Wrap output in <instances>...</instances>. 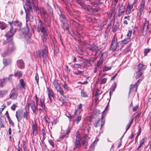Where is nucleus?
I'll use <instances>...</instances> for the list:
<instances>
[{"label":"nucleus","instance_id":"6","mask_svg":"<svg viewBox=\"0 0 151 151\" xmlns=\"http://www.w3.org/2000/svg\"><path fill=\"white\" fill-rule=\"evenodd\" d=\"M11 25V27L9 30L5 35L7 37L10 38L12 37L16 32V30L13 26H12L11 23H9Z\"/></svg>","mask_w":151,"mask_h":151},{"label":"nucleus","instance_id":"3","mask_svg":"<svg viewBox=\"0 0 151 151\" xmlns=\"http://www.w3.org/2000/svg\"><path fill=\"white\" fill-rule=\"evenodd\" d=\"M38 28L40 29L41 32L43 33V35L47 36L48 33L45 28L44 23L43 22H41L40 20L38 21Z\"/></svg>","mask_w":151,"mask_h":151},{"label":"nucleus","instance_id":"33","mask_svg":"<svg viewBox=\"0 0 151 151\" xmlns=\"http://www.w3.org/2000/svg\"><path fill=\"white\" fill-rule=\"evenodd\" d=\"M4 118L3 117H0V127H4Z\"/></svg>","mask_w":151,"mask_h":151},{"label":"nucleus","instance_id":"9","mask_svg":"<svg viewBox=\"0 0 151 151\" xmlns=\"http://www.w3.org/2000/svg\"><path fill=\"white\" fill-rule=\"evenodd\" d=\"M145 0H142L139 6V11L138 13H139V16L144 13Z\"/></svg>","mask_w":151,"mask_h":151},{"label":"nucleus","instance_id":"30","mask_svg":"<svg viewBox=\"0 0 151 151\" xmlns=\"http://www.w3.org/2000/svg\"><path fill=\"white\" fill-rule=\"evenodd\" d=\"M99 140V138H98L97 137H96L95 141L91 144V145L89 150L90 151H91L93 149L95 145H94V144L96 142H97Z\"/></svg>","mask_w":151,"mask_h":151},{"label":"nucleus","instance_id":"48","mask_svg":"<svg viewBox=\"0 0 151 151\" xmlns=\"http://www.w3.org/2000/svg\"><path fill=\"white\" fill-rule=\"evenodd\" d=\"M35 79L38 85L39 84V78L37 73H36L35 76Z\"/></svg>","mask_w":151,"mask_h":151},{"label":"nucleus","instance_id":"53","mask_svg":"<svg viewBox=\"0 0 151 151\" xmlns=\"http://www.w3.org/2000/svg\"><path fill=\"white\" fill-rule=\"evenodd\" d=\"M150 51V49L149 48L145 49L144 50V54L145 55H147V54Z\"/></svg>","mask_w":151,"mask_h":151},{"label":"nucleus","instance_id":"23","mask_svg":"<svg viewBox=\"0 0 151 151\" xmlns=\"http://www.w3.org/2000/svg\"><path fill=\"white\" fill-rule=\"evenodd\" d=\"M70 23L74 25L76 27L80 28L81 29H82L83 28V27L81 25L76 22L73 20L71 21Z\"/></svg>","mask_w":151,"mask_h":151},{"label":"nucleus","instance_id":"61","mask_svg":"<svg viewBox=\"0 0 151 151\" xmlns=\"http://www.w3.org/2000/svg\"><path fill=\"white\" fill-rule=\"evenodd\" d=\"M102 92L101 91L99 90V89H97L96 91V95L97 96L99 94H100Z\"/></svg>","mask_w":151,"mask_h":151},{"label":"nucleus","instance_id":"47","mask_svg":"<svg viewBox=\"0 0 151 151\" xmlns=\"http://www.w3.org/2000/svg\"><path fill=\"white\" fill-rule=\"evenodd\" d=\"M76 2L78 4H80L81 7L84 4L83 2L81 0H75Z\"/></svg>","mask_w":151,"mask_h":151},{"label":"nucleus","instance_id":"54","mask_svg":"<svg viewBox=\"0 0 151 151\" xmlns=\"http://www.w3.org/2000/svg\"><path fill=\"white\" fill-rule=\"evenodd\" d=\"M82 145L84 146V147L86 148L87 144V142L85 140H83L82 142Z\"/></svg>","mask_w":151,"mask_h":151},{"label":"nucleus","instance_id":"42","mask_svg":"<svg viewBox=\"0 0 151 151\" xmlns=\"http://www.w3.org/2000/svg\"><path fill=\"white\" fill-rule=\"evenodd\" d=\"M23 116L24 118H25L26 119H29V117L28 116V112L25 111L24 112Z\"/></svg>","mask_w":151,"mask_h":151},{"label":"nucleus","instance_id":"22","mask_svg":"<svg viewBox=\"0 0 151 151\" xmlns=\"http://www.w3.org/2000/svg\"><path fill=\"white\" fill-rule=\"evenodd\" d=\"M14 49L13 43L12 42H10L9 45L8 50L9 52H12Z\"/></svg>","mask_w":151,"mask_h":151},{"label":"nucleus","instance_id":"55","mask_svg":"<svg viewBox=\"0 0 151 151\" xmlns=\"http://www.w3.org/2000/svg\"><path fill=\"white\" fill-rule=\"evenodd\" d=\"M82 71L79 70H77L75 72H74V74L77 75H81L82 74Z\"/></svg>","mask_w":151,"mask_h":151},{"label":"nucleus","instance_id":"19","mask_svg":"<svg viewBox=\"0 0 151 151\" xmlns=\"http://www.w3.org/2000/svg\"><path fill=\"white\" fill-rule=\"evenodd\" d=\"M82 104H80L78 106V108L77 109H76L75 112L74 114L76 115L78 114H79L82 111Z\"/></svg>","mask_w":151,"mask_h":151},{"label":"nucleus","instance_id":"52","mask_svg":"<svg viewBox=\"0 0 151 151\" xmlns=\"http://www.w3.org/2000/svg\"><path fill=\"white\" fill-rule=\"evenodd\" d=\"M25 39L27 41V43H29L31 42L30 41V37L29 36H27L24 35Z\"/></svg>","mask_w":151,"mask_h":151},{"label":"nucleus","instance_id":"11","mask_svg":"<svg viewBox=\"0 0 151 151\" xmlns=\"http://www.w3.org/2000/svg\"><path fill=\"white\" fill-rule=\"evenodd\" d=\"M37 106H39L42 109L45 110V105L44 103V100L42 98L36 102Z\"/></svg>","mask_w":151,"mask_h":151},{"label":"nucleus","instance_id":"8","mask_svg":"<svg viewBox=\"0 0 151 151\" xmlns=\"http://www.w3.org/2000/svg\"><path fill=\"white\" fill-rule=\"evenodd\" d=\"M53 84L55 88L57 91H58L61 95L64 96L63 91L56 80H54Z\"/></svg>","mask_w":151,"mask_h":151},{"label":"nucleus","instance_id":"45","mask_svg":"<svg viewBox=\"0 0 151 151\" xmlns=\"http://www.w3.org/2000/svg\"><path fill=\"white\" fill-rule=\"evenodd\" d=\"M26 18H28V19L29 20H33V16L30 14L29 15V14H27V13H26Z\"/></svg>","mask_w":151,"mask_h":151},{"label":"nucleus","instance_id":"26","mask_svg":"<svg viewBox=\"0 0 151 151\" xmlns=\"http://www.w3.org/2000/svg\"><path fill=\"white\" fill-rule=\"evenodd\" d=\"M88 47L90 50L92 51H94L96 50L97 48V46L95 44H93L92 45H89Z\"/></svg>","mask_w":151,"mask_h":151},{"label":"nucleus","instance_id":"7","mask_svg":"<svg viewBox=\"0 0 151 151\" xmlns=\"http://www.w3.org/2000/svg\"><path fill=\"white\" fill-rule=\"evenodd\" d=\"M117 41V38L116 36L115 35L112 39L110 47V50L113 51L117 50V47L116 46V42Z\"/></svg>","mask_w":151,"mask_h":151},{"label":"nucleus","instance_id":"14","mask_svg":"<svg viewBox=\"0 0 151 151\" xmlns=\"http://www.w3.org/2000/svg\"><path fill=\"white\" fill-rule=\"evenodd\" d=\"M139 80L134 85L132 84L131 85V88L130 89L129 92L133 91L134 92H136L137 91V88L138 86L137 84L139 83Z\"/></svg>","mask_w":151,"mask_h":151},{"label":"nucleus","instance_id":"20","mask_svg":"<svg viewBox=\"0 0 151 151\" xmlns=\"http://www.w3.org/2000/svg\"><path fill=\"white\" fill-rule=\"evenodd\" d=\"M11 23L12 26H17L20 28L22 26V23L18 21H16L14 22H9V23Z\"/></svg>","mask_w":151,"mask_h":151},{"label":"nucleus","instance_id":"59","mask_svg":"<svg viewBox=\"0 0 151 151\" xmlns=\"http://www.w3.org/2000/svg\"><path fill=\"white\" fill-rule=\"evenodd\" d=\"M81 65L80 64H75L74 65V67L75 68H81Z\"/></svg>","mask_w":151,"mask_h":151},{"label":"nucleus","instance_id":"31","mask_svg":"<svg viewBox=\"0 0 151 151\" xmlns=\"http://www.w3.org/2000/svg\"><path fill=\"white\" fill-rule=\"evenodd\" d=\"M16 116L18 121H19L22 119V116L20 112H16Z\"/></svg>","mask_w":151,"mask_h":151},{"label":"nucleus","instance_id":"60","mask_svg":"<svg viewBox=\"0 0 151 151\" xmlns=\"http://www.w3.org/2000/svg\"><path fill=\"white\" fill-rule=\"evenodd\" d=\"M2 108H1L0 109V114H1L2 111L6 107V106L3 104L2 106Z\"/></svg>","mask_w":151,"mask_h":151},{"label":"nucleus","instance_id":"46","mask_svg":"<svg viewBox=\"0 0 151 151\" xmlns=\"http://www.w3.org/2000/svg\"><path fill=\"white\" fill-rule=\"evenodd\" d=\"M81 118V116L80 115L77 116L76 119H75V121L77 124H78L79 122L80 121Z\"/></svg>","mask_w":151,"mask_h":151},{"label":"nucleus","instance_id":"43","mask_svg":"<svg viewBox=\"0 0 151 151\" xmlns=\"http://www.w3.org/2000/svg\"><path fill=\"white\" fill-rule=\"evenodd\" d=\"M111 68V67H107L104 66L103 68V71L104 72L110 70Z\"/></svg>","mask_w":151,"mask_h":151},{"label":"nucleus","instance_id":"29","mask_svg":"<svg viewBox=\"0 0 151 151\" xmlns=\"http://www.w3.org/2000/svg\"><path fill=\"white\" fill-rule=\"evenodd\" d=\"M116 46L117 47V50L121 49L123 47V45L122 44V42H117V41L116 42Z\"/></svg>","mask_w":151,"mask_h":151},{"label":"nucleus","instance_id":"34","mask_svg":"<svg viewBox=\"0 0 151 151\" xmlns=\"http://www.w3.org/2000/svg\"><path fill=\"white\" fill-rule=\"evenodd\" d=\"M47 36H45L44 35H42L41 36L42 40L43 41V43H44V48L45 47V46H46V45L45 44V43H46L47 41Z\"/></svg>","mask_w":151,"mask_h":151},{"label":"nucleus","instance_id":"25","mask_svg":"<svg viewBox=\"0 0 151 151\" xmlns=\"http://www.w3.org/2000/svg\"><path fill=\"white\" fill-rule=\"evenodd\" d=\"M60 21L63 24L66 21V19L65 18V15L63 14H60Z\"/></svg>","mask_w":151,"mask_h":151},{"label":"nucleus","instance_id":"18","mask_svg":"<svg viewBox=\"0 0 151 151\" xmlns=\"http://www.w3.org/2000/svg\"><path fill=\"white\" fill-rule=\"evenodd\" d=\"M146 68V66L143 64H138L136 70L138 71H142Z\"/></svg>","mask_w":151,"mask_h":151},{"label":"nucleus","instance_id":"27","mask_svg":"<svg viewBox=\"0 0 151 151\" xmlns=\"http://www.w3.org/2000/svg\"><path fill=\"white\" fill-rule=\"evenodd\" d=\"M24 8L25 10L26 13H27V11H29L32 9V7L30 4H25Z\"/></svg>","mask_w":151,"mask_h":151},{"label":"nucleus","instance_id":"2","mask_svg":"<svg viewBox=\"0 0 151 151\" xmlns=\"http://www.w3.org/2000/svg\"><path fill=\"white\" fill-rule=\"evenodd\" d=\"M30 107L32 110L33 113L36 115L38 109L37 105H36L35 102L32 100L27 101L26 108L29 110Z\"/></svg>","mask_w":151,"mask_h":151},{"label":"nucleus","instance_id":"10","mask_svg":"<svg viewBox=\"0 0 151 151\" xmlns=\"http://www.w3.org/2000/svg\"><path fill=\"white\" fill-rule=\"evenodd\" d=\"M81 140L80 135L79 133H78L76 135V139L75 141V147L74 148V150H75L76 148H78L80 147V140Z\"/></svg>","mask_w":151,"mask_h":151},{"label":"nucleus","instance_id":"5","mask_svg":"<svg viewBox=\"0 0 151 151\" xmlns=\"http://www.w3.org/2000/svg\"><path fill=\"white\" fill-rule=\"evenodd\" d=\"M149 25V21L145 20L143 25V28L142 30V35L144 36H145L147 34V32L148 30Z\"/></svg>","mask_w":151,"mask_h":151},{"label":"nucleus","instance_id":"24","mask_svg":"<svg viewBox=\"0 0 151 151\" xmlns=\"http://www.w3.org/2000/svg\"><path fill=\"white\" fill-rule=\"evenodd\" d=\"M20 83L21 85V87H20V89H25L26 85L24 82V81L22 79H21L19 80Z\"/></svg>","mask_w":151,"mask_h":151},{"label":"nucleus","instance_id":"38","mask_svg":"<svg viewBox=\"0 0 151 151\" xmlns=\"http://www.w3.org/2000/svg\"><path fill=\"white\" fill-rule=\"evenodd\" d=\"M136 72L137 74L135 76V78L136 79H137L138 78L142 75L143 73V72L138 71L137 70L136 71Z\"/></svg>","mask_w":151,"mask_h":151},{"label":"nucleus","instance_id":"56","mask_svg":"<svg viewBox=\"0 0 151 151\" xmlns=\"http://www.w3.org/2000/svg\"><path fill=\"white\" fill-rule=\"evenodd\" d=\"M63 86L65 90L67 91H68L69 88L68 87L65 83L63 84Z\"/></svg>","mask_w":151,"mask_h":151},{"label":"nucleus","instance_id":"39","mask_svg":"<svg viewBox=\"0 0 151 151\" xmlns=\"http://www.w3.org/2000/svg\"><path fill=\"white\" fill-rule=\"evenodd\" d=\"M6 27V25L2 22H0V27L1 29H4Z\"/></svg>","mask_w":151,"mask_h":151},{"label":"nucleus","instance_id":"41","mask_svg":"<svg viewBox=\"0 0 151 151\" xmlns=\"http://www.w3.org/2000/svg\"><path fill=\"white\" fill-rule=\"evenodd\" d=\"M81 96L83 97H85L88 96L87 93L83 90L81 91Z\"/></svg>","mask_w":151,"mask_h":151},{"label":"nucleus","instance_id":"63","mask_svg":"<svg viewBox=\"0 0 151 151\" xmlns=\"http://www.w3.org/2000/svg\"><path fill=\"white\" fill-rule=\"evenodd\" d=\"M8 121L9 122L10 124L12 125V126H14V123L13 122H12V120L10 118L8 119Z\"/></svg>","mask_w":151,"mask_h":151},{"label":"nucleus","instance_id":"58","mask_svg":"<svg viewBox=\"0 0 151 151\" xmlns=\"http://www.w3.org/2000/svg\"><path fill=\"white\" fill-rule=\"evenodd\" d=\"M107 80V79L106 78H104L102 79L101 81V84H104L105 83Z\"/></svg>","mask_w":151,"mask_h":151},{"label":"nucleus","instance_id":"13","mask_svg":"<svg viewBox=\"0 0 151 151\" xmlns=\"http://www.w3.org/2000/svg\"><path fill=\"white\" fill-rule=\"evenodd\" d=\"M17 93L14 89H12L10 93V98L12 99H14L17 98Z\"/></svg>","mask_w":151,"mask_h":151},{"label":"nucleus","instance_id":"51","mask_svg":"<svg viewBox=\"0 0 151 151\" xmlns=\"http://www.w3.org/2000/svg\"><path fill=\"white\" fill-rule=\"evenodd\" d=\"M133 121V119H132L130 121V122L128 124L127 126V128L126 129V131L129 129Z\"/></svg>","mask_w":151,"mask_h":151},{"label":"nucleus","instance_id":"1","mask_svg":"<svg viewBox=\"0 0 151 151\" xmlns=\"http://www.w3.org/2000/svg\"><path fill=\"white\" fill-rule=\"evenodd\" d=\"M47 46L43 49L42 52H41L39 50L36 51L34 52V54L35 56L37 58H41L42 57L43 58V60L46 59L47 58Z\"/></svg>","mask_w":151,"mask_h":151},{"label":"nucleus","instance_id":"12","mask_svg":"<svg viewBox=\"0 0 151 151\" xmlns=\"http://www.w3.org/2000/svg\"><path fill=\"white\" fill-rule=\"evenodd\" d=\"M47 88L49 98L50 99V101L52 102L54 97L53 91L52 90L50 89L48 87H47Z\"/></svg>","mask_w":151,"mask_h":151},{"label":"nucleus","instance_id":"21","mask_svg":"<svg viewBox=\"0 0 151 151\" xmlns=\"http://www.w3.org/2000/svg\"><path fill=\"white\" fill-rule=\"evenodd\" d=\"M125 12L124 7L122 6H120L119 9L118 16L120 17Z\"/></svg>","mask_w":151,"mask_h":151},{"label":"nucleus","instance_id":"50","mask_svg":"<svg viewBox=\"0 0 151 151\" xmlns=\"http://www.w3.org/2000/svg\"><path fill=\"white\" fill-rule=\"evenodd\" d=\"M118 27L116 25H113L112 27V31L114 32H115L117 30Z\"/></svg>","mask_w":151,"mask_h":151},{"label":"nucleus","instance_id":"44","mask_svg":"<svg viewBox=\"0 0 151 151\" xmlns=\"http://www.w3.org/2000/svg\"><path fill=\"white\" fill-rule=\"evenodd\" d=\"M29 29L27 27H25L24 28V31L23 32V34L27 36L29 34Z\"/></svg>","mask_w":151,"mask_h":151},{"label":"nucleus","instance_id":"17","mask_svg":"<svg viewBox=\"0 0 151 151\" xmlns=\"http://www.w3.org/2000/svg\"><path fill=\"white\" fill-rule=\"evenodd\" d=\"M132 4H128L127 6V9L125 11L126 14H130L131 12V9L133 8V6Z\"/></svg>","mask_w":151,"mask_h":151},{"label":"nucleus","instance_id":"15","mask_svg":"<svg viewBox=\"0 0 151 151\" xmlns=\"http://www.w3.org/2000/svg\"><path fill=\"white\" fill-rule=\"evenodd\" d=\"M32 129V132L31 134L32 136H33L34 135H36L38 131V129L36 124H33Z\"/></svg>","mask_w":151,"mask_h":151},{"label":"nucleus","instance_id":"32","mask_svg":"<svg viewBox=\"0 0 151 151\" xmlns=\"http://www.w3.org/2000/svg\"><path fill=\"white\" fill-rule=\"evenodd\" d=\"M131 40L130 38H127L125 39L124 40L120 42H122V45L125 44L127 43L128 42H129Z\"/></svg>","mask_w":151,"mask_h":151},{"label":"nucleus","instance_id":"40","mask_svg":"<svg viewBox=\"0 0 151 151\" xmlns=\"http://www.w3.org/2000/svg\"><path fill=\"white\" fill-rule=\"evenodd\" d=\"M22 75V73L21 71H17L14 74L15 76L19 78H20Z\"/></svg>","mask_w":151,"mask_h":151},{"label":"nucleus","instance_id":"49","mask_svg":"<svg viewBox=\"0 0 151 151\" xmlns=\"http://www.w3.org/2000/svg\"><path fill=\"white\" fill-rule=\"evenodd\" d=\"M6 79V78L0 80V87H2L3 86L5 82V80Z\"/></svg>","mask_w":151,"mask_h":151},{"label":"nucleus","instance_id":"64","mask_svg":"<svg viewBox=\"0 0 151 151\" xmlns=\"http://www.w3.org/2000/svg\"><path fill=\"white\" fill-rule=\"evenodd\" d=\"M49 144L53 147L54 146V143L52 140H50L49 141Z\"/></svg>","mask_w":151,"mask_h":151},{"label":"nucleus","instance_id":"16","mask_svg":"<svg viewBox=\"0 0 151 151\" xmlns=\"http://www.w3.org/2000/svg\"><path fill=\"white\" fill-rule=\"evenodd\" d=\"M17 67L20 69H23L24 68V65L23 61L22 60H19L17 62Z\"/></svg>","mask_w":151,"mask_h":151},{"label":"nucleus","instance_id":"37","mask_svg":"<svg viewBox=\"0 0 151 151\" xmlns=\"http://www.w3.org/2000/svg\"><path fill=\"white\" fill-rule=\"evenodd\" d=\"M104 26V24H101L99 25H98L97 27L95 26L94 27V29L96 30L100 31L102 29V28Z\"/></svg>","mask_w":151,"mask_h":151},{"label":"nucleus","instance_id":"4","mask_svg":"<svg viewBox=\"0 0 151 151\" xmlns=\"http://www.w3.org/2000/svg\"><path fill=\"white\" fill-rule=\"evenodd\" d=\"M105 119L103 116L101 119L98 120L96 121L94 123V125L96 127H100V129L105 123Z\"/></svg>","mask_w":151,"mask_h":151},{"label":"nucleus","instance_id":"36","mask_svg":"<svg viewBox=\"0 0 151 151\" xmlns=\"http://www.w3.org/2000/svg\"><path fill=\"white\" fill-rule=\"evenodd\" d=\"M103 61V58H102V56L101 57L99 61L97 62L96 64V66L98 67H99L100 65L102 64Z\"/></svg>","mask_w":151,"mask_h":151},{"label":"nucleus","instance_id":"57","mask_svg":"<svg viewBox=\"0 0 151 151\" xmlns=\"http://www.w3.org/2000/svg\"><path fill=\"white\" fill-rule=\"evenodd\" d=\"M132 34V32L131 30H129L128 31V33H127V38H130V37L131 35Z\"/></svg>","mask_w":151,"mask_h":151},{"label":"nucleus","instance_id":"62","mask_svg":"<svg viewBox=\"0 0 151 151\" xmlns=\"http://www.w3.org/2000/svg\"><path fill=\"white\" fill-rule=\"evenodd\" d=\"M17 107V105L15 104L13 105L11 107V109L13 111L15 110L16 108Z\"/></svg>","mask_w":151,"mask_h":151},{"label":"nucleus","instance_id":"35","mask_svg":"<svg viewBox=\"0 0 151 151\" xmlns=\"http://www.w3.org/2000/svg\"><path fill=\"white\" fill-rule=\"evenodd\" d=\"M100 113V111L98 110H95L94 111L93 114L92 116V117H95L96 116H98Z\"/></svg>","mask_w":151,"mask_h":151},{"label":"nucleus","instance_id":"28","mask_svg":"<svg viewBox=\"0 0 151 151\" xmlns=\"http://www.w3.org/2000/svg\"><path fill=\"white\" fill-rule=\"evenodd\" d=\"M82 8L86 10L89 11L91 9V8L89 5L84 4L82 5Z\"/></svg>","mask_w":151,"mask_h":151}]
</instances>
